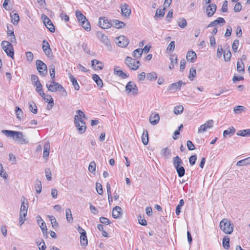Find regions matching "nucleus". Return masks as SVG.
Returning <instances> with one entry per match:
<instances>
[{"mask_svg":"<svg viewBox=\"0 0 250 250\" xmlns=\"http://www.w3.org/2000/svg\"><path fill=\"white\" fill-rule=\"evenodd\" d=\"M1 132L7 137L12 138L21 144H26L28 142L22 132L9 130H2Z\"/></svg>","mask_w":250,"mask_h":250,"instance_id":"nucleus-1","label":"nucleus"},{"mask_svg":"<svg viewBox=\"0 0 250 250\" xmlns=\"http://www.w3.org/2000/svg\"><path fill=\"white\" fill-rule=\"evenodd\" d=\"M76 113L78 115H75L74 117L75 126L77 127L79 132L82 134L85 131L86 128L85 123L82 119L85 114L81 110H77Z\"/></svg>","mask_w":250,"mask_h":250,"instance_id":"nucleus-2","label":"nucleus"},{"mask_svg":"<svg viewBox=\"0 0 250 250\" xmlns=\"http://www.w3.org/2000/svg\"><path fill=\"white\" fill-rule=\"evenodd\" d=\"M220 229L225 233L230 234L233 230V225L227 218L222 219L220 222Z\"/></svg>","mask_w":250,"mask_h":250,"instance_id":"nucleus-3","label":"nucleus"},{"mask_svg":"<svg viewBox=\"0 0 250 250\" xmlns=\"http://www.w3.org/2000/svg\"><path fill=\"white\" fill-rule=\"evenodd\" d=\"M46 87L48 90L52 92H60L61 93L65 92L63 87L58 83H56L54 81L51 82L50 84L47 83Z\"/></svg>","mask_w":250,"mask_h":250,"instance_id":"nucleus-4","label":"nucleus"},{"mask_svg":"<svg viewBox=\"0 0 250 250\" xmlns=\"http://www.w3.org/2000/svg\"><path fill=\"white\" fill-rule=\"evenodd\" d=\"M1 47L8 56L14 58V49L12 44L9 42L3 41L1 43Z\"/></svg>","mask_w":250,"mask_h":250,"instance_id":"nucleus-5","label":"nucleus"},{"mask_svg":"<svg viewBox=\"0 0 250 250\" xmlns=\"http://www.w3.org/2000/svg\"><path fill=\"white\" fill-rule=\"evenodd\" d=\"M36 67L41 75L44 76L47 73L46 65L41 60H38L36 62Z\"/></svg>","mask_w":250,"mask_h":250,"instance_id":"nucleus-6","label":"nucleus"},{"mask_svg":"<svg viewBox=\"0 0 250 250\" xmlns=\"http://www.w3.org/2000/svg\"><path fill=\"white\" fill-rule=\"evenodd\" d=\"M42 19L46 28H47L51 32H54L55 31V26L51 20L44 14L42 15Z\"/></svg>","mask_w":250,"mask_h":250,"instance_id":"nucleus-7","label":"nucleus"},{"mask_svg":"<svg viewBox=\"0 0 250 250\" xmlns=\"http://www.w3.org/2000/svg\"><path fill=\"white\" fill-rule=\"evenodd\" d=\"M111 20L105 17H101L99 20V25L103 29H108L112 26Z\"/></svg>","mask_w":250,"mask_h":250,"instance_id":"nucleus-8","label":"nucleus"},{"mask_svg":"<svg viewBox=\"0 0 250 250\" xmlns=\"http://www.w3.org/2000/svg\"><path fill=\"white\" fill-rule=\"evenodd\" d=\"M125 63L132 70H136L139 68V66L136 64V60L130 57H126L125 59Z\"/></svg>","mask_w":250,"mask_h":250,"instance_id":"nucleus-9","label":"nucleus"},{"mask_svg":"<svg viewBox=\"0 0 250 250\" xmlns=\"http://www.w3.org/2000/svg\"><path fill=\"white\" fill-rule=\"evenodd\" d=\"M214 125V121L212 120H209L207 121L204 124L201 125L198 128V132L203 133L206 131L208 129L211 128L213 127Z\"/></svg>","mask_w":250,"mask_h":250,"instance_id":"nucleus-10","label":"nucleus"},{"mask_svg":"<svg viewBox=\"0 0 250 250\" xmlns=\"http://www.w3.org/2000/svg\"><path fill=\"white\" fill-rule=\"evenodd\" d=\"M116 43L120 47H125L129 43L128 40L125 36H120L115 39Z\"/></svg>","mask_w":250,"mask_h":250,"instance_id":"nucleus-11","label":"nucleus"},{"mask_svg":"<svg viewBox=\"0 0 250 250\" xmlns=\"http://www.w3.org/2000/svg\"><path fill=\"white\" fill-rule=\"evenodd\" d=\"M43 100L47 103L48 104L46 107L47 110H51L54 105V100L51 95H41Z\"/></svg>","mask_w":250,"mask_h":250,"instance_id":"nucleus-12","label":"nucleus"},{"mask_svg":"<svg viewBox=\"0 0 250 250\" xmlns=\"http://www.w3.org/2000/svg\"><path fill=\"white\" fill-rule=\"evenodd\" d=\"M42 49L45 54L48 56L50 57L52 55V51L50 47L49 44L48 42L44 40L42 42Z\"/></svg>","mask_w":250,"mask_h":250,"instance_id":"nucleus-13","label":"nucleus"},{"mask_svg":"<svg viewBox=\"0 0 250 250\" xmlns=\"http://www.w3.org/2000/svg\"><path fill=\"white\" fill-rule=\"evenodd\" d=\"M125 90L127 92H132L133 94L137 93V88L134 82H129L125 86Z\"/></svg>","mask_w":250,"mask_h":250,"instance_id":"nucleus-14","label":"nucleus"},{"mask_svg":"<svg viewBox=\"0 0 250 250\" xmlns=\"http://www.w3.org/2000/svg\"><path fill=\"white\" fill-rule=\"evenodd\" d=\"M122 14L123 16L128 17L131 14V9L128 5L124 3L121 7Z\"/></svg>","mask_w":250,"mask_h":250,"instance_id":"nucleus-15","label":"nucleus"},{"mask_svg":"<svg viewBox=\"0 0 250 250\" xmlns=\"http://www.w3.org/2000/svg\"><path fill=\"white\" fill-rule=\"evenodd\" d=\"M217 6L215 4L208 5L206 9V13L208 17H212L216 10Z\"/></svg>","mask_w":250,"mask_h":250,"instance_id":"nucleus-16","label":"nucleus"},{"mask_svg":"<svg viewBox=\"0 0 250 250\" xmlns=\"http://www.w3.org/2000/svg\"><path fill=\"white\" fill-rule=\"evenodd\" d=\"M97 37L103 42L105 45H108L110 42L107 37L104 35L102 32L98 31L96 33Z\"/></svg>","mask_w":250,"mask_h":250,"instance_id":"nucleus-17","label":"nucleus"},{"mask_svg":"<svg viewBox=\"0 0 250 250\" xmlns=\"http://www.w3.org/2000/svg\"><path fill=\"white\" fill-rule=\"evenodd\" d=\"M7 35L10 37L9 40L11 42H16V39L14 33L13 28L12 25L7 26Z\"/></svg>","mask_w":250,"mask_h":250,"instance_id":"nucleus-18","label":"nucleus"},{"mask_svg":"<svg viewBox=\"0 0 250 250\" xmlns=\"http://www.w3.org/2000/svg\"><path fill=\"white\" fill-rule=\"evenodd\" d=\"M122 209L119 206L115 207L112 210V217L115 218H118L121 216Z\"/></svg>","mask_w":250,"mask_h":250,"instance_id":"nucleus-19","label":"nucleus"},{"mask_svg":"<svg viewBox=\"0 0 250 250\" xmlns=\"http://www.w3.org/2000/svg\"><path fill=\"white\" fill-rule=\"evenodd\" d=\"M182 84H185L181 81H180L177 83H173L170 84L168 89L170 90H171V92H175V90L177 89H179Z\"/></svg>","mask_w":250,"mask_h":250,"instance_id":"nucleus-20","label":"nucleus"},{"mask_svg":"<svg viewBox=\"0 0 250 250\" xmlns=\"http://www.w3.org/2000/svg\"><path fill=\"white\" fill-rule=\"evenodd\" d=\"M92 66L95 70H102L104 65L102 62L97 60L94 59L91 61Z\"/></svg>","mask_w":250,"mask_h":250,"instance_id":"nucleus-21","label":"nucleus"},{"mask_svg":"<svg viewBox=\"0 0 250 250\" xmlns=\"http://www.w3.org/2000/svg\"><path fill=\"white\" fill-rule=\"evenodd\" d=\"M197 56L194 51H188L187 54V59L188 61L194 62L196 60Z\"/></svg>","mask_w":250,"mask_h":250,"instance_id":"nucleus-22","label":"nucleus"},{"mask_svg":"<svg viewBox=\"0 0 250 250\" xmlns=\"http://www.w3.org/2000/svg\"><path fill=\"white\" fill-rule=\"evenodd\" d=\"M120 67L119 66H116L114 68V73L116 75L119 76L120 77L125 79L127 78L128 76V75L125 73L123 72L122 70H120Z\"/></svg>","mask_w":250,"mask_h":250,"instance_id":"nucleus-23","label":"nucleus"},{"mask_svg":"<svg viewBox=\"0 0 250 250\" xmlns=\"http://www.w3.org/2000/svg\"><path fill=\"white\" fill-rule=\"evenodd\" d=\"M225 23V21L224 18L219 17L217 18V19L214 20L212 22H210L208 26L207 27H213L217 25L218 24L220 23Z\"/></svg>","mask_w":250,"mask_h":250,"instance_id":"nucleus-24","label":"nucleus"},{"mask_svg":"<svg viewBox=\"0 0 250 250\" xmlns=\"http://www.w3.org/2000/svg\"><path fill=\"white\" fill-rule=\"evenodd\" d=\"M112 26H113L116 28H121L125 25V24L121 21H119L117 20H111Z\"/></svg>","mask_w":250,"mask_h":250,"instance_id":"nucleus-25","label":"nucleus"},{"mask_svg":"<svg viewBox=\"0 0 250 250\" xmlns=\"http://www.w3.org/2000/svg\"><path fill=\"white\" fill-rule=\"evenodd\" d=\"M49 150H50V143L49 142H46L45 143L43 146V157L44 158H47L49 156Z\"/></svg>","mask_w":250,"mask_h":250,"instance_id":"nucleus-26","label":"nucleus"},{"mask_svg":"<svg viewBox=\"0 0 250 250\" xmlns=\"http://www.w3.org/2000/svg\"><path fill=\"white\" fill-rule=\"evenodd\" d=\"M160 117L158 114H152L149 117V122L153 125H156L159 121Z\"/></svg>","mask_w":250,"mask_h":250,"instance_id":"nucleus-27","label":"nucleus"},{"mask_svg":"<svg viewBox=\"0 0 250 250\" xmlns=\"http://www.w3.org/2000/svg\"><path fill=\"white\" fill-rule=\"evenodd\" d=\"M161 154L164 158L168 159L170 157L171 151L168 148V147H166L161 150Z\"/></svg>","mask_w":250,"mask_h":250,"instance_id":"nucleus-28","label":"nucleus"},{"mask_svg":"<svg viewBox=\"0 0 250 250\" xmlns=\"http://www.w3.org/2000/svg\"><path fill=\"white\" fill-rule=\"evenodd\" d=\"M11 18V22L14 25H17L20 20V17L18 13H11L10 14Z\"/></svg>","mask_w":250,"mask_h":250,"instance_id":"nucleus-29","label":"nucleus"},{"mask_svg":"<svg viewBox=\"0 0 250 250\" xmlns=\"http://www.w3.org/2000/svg\"><path fill=\"white\" fill-rule=\"evenodd\" d=\"M142 141L144 145H146L149 141L148 132L146 130L144 129L142 135Z\"/></svg>","mask_w":250,"mask_h":250,"instance_id":"nucleus-30","label":"nucleus"},{"mask_svg":"<svg viewBox=\"0 0 250 250\" xmlns=\"http://www.w3.org/2000/svg\"><path fill=\"white\" fill-rule=\"evenodd\" d=\"M173 164L175 168L181 167L180 166L183 164V162L181 158L176 156L173 158Z\"/></svg>","mask_w":250,"mask_h":250,"instance_id":"nucleus-31","label":"nucleus"},{"mask_svg":"<svg viewBox=\"0 0 250 250\" xmlns=\"http://www.w3.org/2000/svg\"><path fill=\"white\" fill-rule=\"evenodd\" d=\"M236 134L238 136H241L243 137L250 136V129L240 130L237 132Z\"/></svg>","mask_w":250,"mask_h":250,"instance_id":"nucleus-32","label":"nucleus"},{"mask_svg":"<svg viewBox=\"0 0 250 250\" xmlns=\"http://www.w3.org/2000/svg\"><path fill=\"white\" fill-rule=\"evenodd\" d=\"M235 132V129L233 126H231L229 127L228 129L224 131L223 136L225 137H226L227 135L231 136L234 134Z\"/></svg>","mask_w":250,"mask_h":250,"instance_id":"nucleus-33","label":"nucleus"},{"mask_svg":"<svg viewBox=\"0 0 250 250\" xmlns=\"http://www.w3.org/2000/svg\"><path fill=\"white\" fill-rule=\"evenodd\" d=\"M65 216L67 221L69 223L72 222L73 218L72 217L71 210L69 208H67L65 210Z\"/></svg>","mask_w":250,"mask_h":250,"instance_id":"nucleus-34","label":"nucleus"},{"mask_svg":"<svg viewBox=\"0 0 250 250\" xmlns=\"http://www.w3.org/2000/svg\"><path fill=\"white\" fill-rule=\"evenodd\" d=\"M75 15L80 23L83 21L85 20L86 19L82 12L79 10L76 11Z\"/></svg>","mask_w":250,"mask_h":250,"instance_id":"nucleus-35","label":"nucleus"},{"mask_svg":"<svg viewBox=\"0 0 250 250\" xmlns=\"http://www.w3.org/2000/svg\"><path fill=\"white\" fill-rule=\"evenodd\" d=\"M80 24L86 31H89L91 30L90 24L87 19L82 21Z\"/></svg>","mask_w":250,"mask_h":250,"instance_id":"nucleus-36","label":"nucleus"},{"mask_svg":"<svg viewBox=\"0 0 250 250\" xmlns=\"http://www.w3.org/2000/svg\"><path fill=\"white\" fill-rule=\"evenodd\" d=\"M237 70L239 72H244L245 66L242 60L238 61L237 63Z\"/></svg>","mask_w":250,"mask_h":250,"instance_id":"nucleus-37","label":"nucleus"},{"mask_svg":"<svg viewBox=\"0 0 250 250\" xmlns=\"http://www.w3.org/2000/svg\"><path fill=\"white\" fill-rule=\"evenodd\" d=\"M146 78L147 80L150 81H155L157 78V74L154 72L147 73L146 76Z\"/></svg>","mask_w":250,"mask_h":250,"instance_id":"nucleus-38","label":"nucleus"},{"mask_svg":"<svg viewBox=\"0 0 250 250\" xmlns=\"http://www.w3.org/2000/svg\"><path fill=\"white\" fill-rule=\"evenodd\" d=\"M250 164V157L237 162V166H243Z\"/></svg>","mask_w":250,"mask_h":250,"instance_id":"nucleus-39","label":"nucleus"},{"mask_svg":"<svg viewBox=\"0 0 250 250\" xmlns=\"http://www.w3.org/2000/svg\"><path fill=\"white\" fill-rule=\"evenodd\" d=\"M92 78H93V80L96 82V83H97V85L99 87H102L103 86V81L100 79V78L99 77V76L98 75H96V74L93 75Z\"/></svg>","mask_w":250,"mask_h":250,"instance_id":"nucleus-40","label":"nucleus"},{"mask_svg":"<svg viewBox=\"0 0 250 250\" xmlns=\"http://www.w3.org/2000/svg\"><path fill=\"white\" fill-rule=\"evenodd\" d=\"M222 245L223 248L226 250H228L229 248V238L228 236H225L223 239Z\"/></svg>","mask_w":250,"mask_h":250,"instance_id":"nucleus-41","label":"nucleus"},{"mask_svg":"<svg viewBox=\"0 0 250 250\" xmlns=\"http://www.w3.org/2000/svg\"><path fill=\"white\" fill-rule=\"evenodd\" d=\"M80 242L82 245L87 246L88 241L87 239L86 233L81 234L80 236Z\"/></svg>","mask_w":250,"mask_h":250,"instance_id":"nucleus-42","label":"nucleus"},{"mask_svg":"<svg viewBox=\"0 0 250 250\" xmlns=\"http://www.w3.org/2000/svg\"><path fill=\"white\" fill-rule=\"evenodd\" d=\"M178 26L181 28H184L187 25V22L185 19L180 18L177 21Z\"/></svg>","mask_w":250,"mask_h":250,"instance_id":"nucleus-43","label":"nucleus"},{"mask_svg":"<svg viewBox=\"0 0 250 250\" xmlns=\"http://www.w3.org/2000/svg\"><path fill=\"white\" fill-rule=\"evenodd\" d=\"M69 78L75 89L77 90H79L80 86L77 80L71 75L69 76Z\"/></svg>","mask_w":250,"mask_h":250,"instance_id":"nucleus-44","label":"nucleus"},{"mask_svg":"<svg viewBox=\"0 0 250 250\" xmlns=\"http://www.w3.org/2000/svg\"><path fill=\"white\" fill-rule=\"evenodd\" d=\"M35 188L36 189V192L38 194L40 193L42 191V182L39 180H36L35 184Z\"/></svg>","mask_w":250,"mask_h":250,"instance_id":"nucleus-45","label":"nucleus"},{"mask_svg":"<svg viewBox=\"0 0 250 250\" xmlns=\"http://www.w3.org/2000/svg\"><path fill=\"white\" fill-rule=\"evenodd\" d=\"M177 172L178 175L179 177H182L185 174V169L183 166L177 167L175 168Z\"/></svg>","mask_w":250,"mask_h":250,"instance_id":"nucleus-46","label":"nucleus"},{"mask_svg":"<svg viewBox=\"0 0 250 250\" xmlns=\"http://www.w3.org/2000/svg\"><path fill=\"white\" fill-rule=\"evenodd\" d=\"M143 52V50H142V49L138 48L137 49H135L133 52L132 55L133 57L135 58H141L142 56V53Z\"/></svg>","mask_w":250,"mask_h":250,"instance_id":"nucleus-47","label":"nucleus"},{"mask_svg":"<svg viewBox=\"0 0 250 250\" xmlns=\"http://www.w3.org/2000/svg\"><path fill=\"white\" fill-rule=\"evenodd\" d=\"M25 198H23V200L22 201L21 206V209L20 211H27L28 208V203L26 201V202H25Z\"/></svg>","mask_w":250,"mask_h":250,"instance_id":"nucleus-48","label":"nucleus"},{"mask_svg":"<svg viewBox=\"0 0 250 250\" xmlns=\"http://www.w3.org/2000/svg\"><path fill=\"white\" fill-rule=\"evenodd\" d=\"M15 114H16L17 118L19 120L21 119V117L23 115V112H22V110L18 106L16 107Z\"/></svg>","mask_w":250,"mask_h":250,"instance_id":"nucleus-49","label":"nucleus"},{"mask_svg":"<svg viewBox=\"0 0 250 250\" xmlns=\"http://www.w3.org/2000/svg\"><path fill=\"white\" fill-rule=\"evenodd\" d=\"M96 165L94 161L91 162L88 166V170L90 173H93L96 170Z\"/></svg>","mask_w":250,"mask_h":250,"instance_id":"nucleus-50","label":"nucleus"},{"mask_svg":"<svg viewBox=\"0 0 250 250\" xmlns=\"http://www.w3.org/2000/svg\"><path fill=\"white\" fill-rule=\"evenodd\" d=\"M165 8L162 9H158L156 10L155 17H158V18H161L163 17L164 15H165Z\"/></svg>","mask_w":250,"mask_h":250,"instance_id":"nucleus-51","label":"nucleus"},{"mask_svg":"<svg viewBox=\"0 0 250 250\" xmlns=\"http://www.w3.org/2000/svg\"><path fill=\"white\" fill-rule=\"evenodd\" d=\"M29 109L31 112H32L34 114H36L38 111L37 106L36 104L34 103H29Z\"/></svg>","mask_w":250,"mask_h":250,"instance_id":"nucleus-52","label":"nucleus"},{"mask_svg":"<svg viewBox=\"0 0 250 250\" xmlns=\"http://www.w3.org/2000/svg\"><path fill=\"white\" fill-rule=\"evenodd\" d=\"M245 107L242 105H238L235 106L233 108V111L236 114H239L241 113L242 111H244Z\"/></svg>","mask_w":250,"mask_h":250,"instance_id":"nucleus-53","label":"nucleus"},{"mask_svg":"<svg viewBox=\"0 0 250 250\" xmlns=\"http://www.w3.org/2000/svg\"><path fill=\"white\" fill-rule=\"evenodd\" d=\"M184 107L182 105L176 106L174 109V113L176 114H179L183 112Z\"/></svg>","mask_w":250,"mask_h":250,"instance_id":"nucleus-54","label":"nucleus"},{"mask_svg":"<svg viewBox=\"0 0 250 250\" xmlns=\"http://www.w3.org/2000/svg\"><path fill=\"white\" fill-rule=\"evenodd\" d=\"M34 86H36V90L37 92L39 93V94H42V85L41 84V83L38 81L37 83H34Z\"/></svg>","mask_w":250,"mask_h":250,"instance_id":"nucleus-55","label":"nucleus"},{"mask_svg":"<svg viewBox=\"0 0 250 250\" xmlns=\"http://www.w3.org/2000/svg\"><path fill=\"white\" fill-rule=\"evenodd\" d=\"M48 217L51 222L52 226L53 228H54L58 226V224L55 218L53 216H48Z\"/></svg>","mask_w":250,"mask_h":250,"instance_id":"nucleus-56","label":"nucleus"},{"mask_svg":"<svg viewBox=\"0 0 250 250\" xmlns=\"http://www.w3.org/2000/svg\"><path fill=\"white\" fill-rule=\"evenodd\" d=\"M196 75V68L194 67H191L190 69V71H189V75L188 76L189 79L190 80H192V79H191V78H193L195 77Z\"/></svg>","mask_w":250,"mask_h":250,"instance_id":"nucleus-57","label":"nucleus"},{"mask_svg":"<svg viewBox=\"0 0 250 250\" xmlns=\"http://www.w3.org/2000/svg\"><path fill=\"white\" fill-rule=\"evenodd\" d=\"M231 56V54L230 50L225 51L224 53V58L226 62H228L230 60Z\"/></svg>","mask_w":250,"mask_h":250,"instance_id":"nucleus-58","label":"nucleus"},{"mask_svg":"<svg viewBox=\"0 0 250 250\" xmlns=\"http://www.w3.org/2000/svg\"><path fill=\"white\" fill-rule=\"evenodd\" d=\"M96 190L99 194L102 195L103 193V187L100 183L98 182L96 183Z\"/></svg>","mask_w":250,"mask_h":250,"instance_id":"nucleus-59","label":"nucleus"},{"mask_svg":"<svg viewBox=\"0 0 250 250\" xmlns=\"http://www.w3.org/2000/svg\"><path fill=\"white\" fill-rule=\"evenodd\" d=\"M239 44V41L238 40H235L234 41V42L232 44V49L233 51H234V52H237Z\"/></svg>","mask_w":250,"mask_h":250,"instance_id":"nucleus-60","label":"nucleus"},{"mask_svg":"<svg viewBox=\"0 0 250 250\" xmlns=\"http://www.w3.org/2000/svg\"><path fill=\"white\" fill-rule=\"evenodd\" d=\"M45 173L47 180L50 181L52 179V175L50 169L49 168H45Z\"/></svg>","mask_w":250,"mask_h":250,"instance_id":"nucleus-61","label":"nucleus"},{"mask_svg":"<svg viewBox=\"0 0 250 250\" xmlns=\"http://www.w3.org/2000/svg\"><path fill=\"white\" fill-rule=\"evenodd\" d=\"M138 219L139 223L140 225L144 226H145L147 225L146 221L143 217H142L141 215H139Z\"/></svg>","mask_w":250,"mask_h":250,"instance_id":"nucleus-62","label":"nucleus"},{"mask_svg":"<svg viewBox=\"0 0 250 250\" xmlns=\"http://www.w3.org/2000/svg\"><path fill=\"white\" fill-rule=\"evenodd\" d=\"M37 244L40 250H45L46 249V247L43 240L40 243L37 242Z\"/></svg>","mask_w":250,"mask_h":250,"instance_id":"nucleus-63","label":"nucleus"},{"mask_svg":"<svg viewBox=\"0 0 250 250\" xmlns=\"http://www.w3.org/2000/svg\"><path fill=\"white\" fill-rule=\"evenodd\" d=\"M49 71L51 78L53 80L55 78V69L54 65L50 66Z\"/></svg>","mask_w":250,"mask_h":250,"instance_id":"nucleus-64","label":"nucleus"}]
</instances>
